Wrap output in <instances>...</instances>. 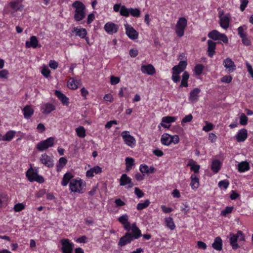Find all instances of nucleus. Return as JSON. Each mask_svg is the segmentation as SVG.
<instances>
[{
	"mask_svg": "<svg viewBox=\"0 0 253 253\" xmlns=\"http://www.w3.org/2000/svg\"><path fill=\"white\" fill-rule=\"evenodd\" d=\"M142 236L140 230L136 226V224L133 223L131 225V230L126 233L125 235L122 237L118 243V245L123 247L130 243L134 239H137Z\"/></svg>",
	"mask_w": 253,
	"mask_h": 253,
	"instance_id": "obj_1",
	"label": "nucleus"
},
{
	"mask_svg": "<svg viewBox=\"0 0 253 253\" xmlns=\"http://www.w3.org/2000/svg\"><path fill=\"white\" fill-rule=\"evenodd\" d=\"M75 9L74 19L76 21H80L84 19L85 16V6L84 4L80 1H75L72 4Z\"/></svg>",
	"mask_w": 253,
	"mask_h": 253,
	"instance_id": "obj_2",
	"label": "nucleus"
},
{
	"mask_svg": "<svg viewBox=\"0 0 253 253\" xmlns=\"http://www.w3.org/2000/svg\"><path fill=\"white\" fill-rule=\"evenodd\" d=\"M85 186V183L81 179H73L70 182V189L72 192L83 193V190Z\"/></svg>",
	"mask_w": 253,
	"mask_h": 253,
	"instance_id": "obj_3",
	"label": "nucleus"
},
{
	"mask_svg": "<svg viewBox=\"0 0 253 253\" xmlns=\"http://www.w3.org/2000/svg\"><path fill=\"white\" fill-rule=\"evenodd\" d=\"M187 21L184 17L179 18L176 25L175 32L179 37H181L184 35V30L187 26Z\"/></svg>",
	"mask_w": 253,
	"mask_h": 253,
	"instance_id": "obj_4",
	"label": "nucleus"
},
{
	"mask_svg": "<svg viewBox=\"0 0 253 253\" xmlns=\"http://www.w3.org/2000/svg\"><path fill=\"white\" fill-rule=\"evenodd\" d=\"M54 138L49 137L47 139L42 141L37 145V149L40 151H44L54 145Z\"/></svg>",
	"mask_w": 253,
	"mask_h": 253,
	"instance_id": "obj_5",
	"label": "nucleus"
},
{
	"mask_svg": "<svg viewBox=\"0 0 253 253\" xmlns=\"http://www.w3.org/2000/svg\"><path fill=\"white\" fill-rule=\"evenodd\" d=\"M129 133L128 131H124L122 132L121 136L127 145L133 147L135 144V139Z\"/></svg>",
	"mask_w": 253,
	"mask_h": 253,
	"instance_id": "obj_6",
	"label": "nucleus"
},
{
	"mask_svg": "<svg viewBox=\"0 0 253 253\" xmlns=\"http://www.w3.org/2000/svg\"><path fill=\"white\" fill-rule=\"evenodd\" d=\"M61 243L62 245L61 250L63 253H72L74 245L68 239L61 240Z\"/></svg>",
	"mask_w": 253,
	"mask_h": 253,
	"instance_id": "obj_7",
	"label": "nucleus"
},
{
	"mask_svg": "<svg viewBox=\"0 0 253 253\" xmlns=\"http://www.w3.org/2000/svg\"><path fill=\"white\" fill-rule=\"evenodd\" d=\"M22 1L23 0H15L9 3V7L12 9V13L23 10L24 5L21 4Z\"/></svg>",
	"mask_w": 253,
	"mask_h": 253,
	"instance_id": "obj_8",
	"label": "nucleus"
},
{
	"mask_svg": "<svg viewBox=\"0 0 253 253\" xmlns=\"http://www.w3.org/2000/svg\"><path fill=\"white\" fill-rule=\"evenodd\" d=\"M125 27L126 34L130 39L134 40L137 39L138 33L131 25L126 24Z\"/></svg>",
	"mask_w": 253,
	"mask_h": 253,
	"instance_id": "obj_9",
	"label": "nucleus"
},
{
	"mask_svg": "<svg viewBox=\"0 0 253 253\" xmlns=\"http://www.w3.org/2000/svg\"><path fill=\"white\" fill-rule=\"evenodd\" d=\"M119 26L115 23L108 22L104 26L105 31L110 35H113L117 32Z\"/></svg>",
	"mask_w": 253,
	"mask_h": 253,
	"instance_id": "obj_10",
	"label": "nucleus"
},
{
	"mask_svg": "<svg viewBox=\"0 0 253 253\" xmlns=\"http://www.w3.org/2000/svg\"><path fill=\"white\" fill-rule=\"evenodd\" d=\"M40 161L42 164L48 168H51L54 165L52 159L46 154L42 155Z\"/></svg>",
	"mask_w": 253,
	"mask_h": 253,
	"instance_id": "obj_11",
	"label": "nucleus"
},
{
	"mask_svg": "<svg viewBox=\"0 0 253 253\" xmlns=\"http://www.w3.org/2000/svg\"><path fill=\"white\" fill-rule=\"evenodd\" d=\"M120 184L121 186H125L128 184V188H132L134 184L131 181V179L126 174H123L120 179Z\"/></svg>",
	"mask_w": 253,
	"mask_h": 253,
	"instance_id": "obj_12",
	"label": "nucleus"
},
{
	"mask_svg": "<svg viewBox=\"0 0 253 253\" xmlns=\"http://www.w3.org/2000/svg\"><path fill=\"white\" fill-rule=\"evenodd\" d=\"M118 220L123 224L125 229L128 231H130V230H131V226H130V223L128 221L127 215H123L119 217Z\"/></svg>",
	"mask_w": 253,
	"mask_h": 253,
	"instance_id": "obj_13",
	"label": "nucleus"
},
{
	"mask_svg": "<svg viewBox=\"0 0 253 253\" xmlns=\"http://www.w3.org/2000/svg\"><path fill=\"white\" fill-rule=\"evenodd\" d=\"M223 65L229 72H233L236 70V66L234 62L229 58L224 60Z\"/></svg>",
	"mask_w": 253,
	"mask_h": 253,
	"instance_id": "obj_14",
	"label": "nucleus"
},
{
	"mask_svg": "<svg viewBox=\"0 0 253 253\" xmlns=\"http://www.w3.org/2000/svg\"><path fill=\"white\" fill-rule=\"evenodd\" d=\"M201 90L198 88H195L190 91L189 100L192 103L197 102L198 100L199 94Z\"/></svg>",
	"mask_w": 253,
	"mask_h": 253,
	"instance_id": "obj_15",
	"label": "nucleus"
},
{
	"mask_svg": "<svg viewBox=\"0 0 253 253\" xmlns=\"http://www.w3.org/2000/svg\"><path fill=\"white\" fill-rule=\"evenodd\" d=\"M248 132L247 129L243 128L239 130L235 137L239 142L244 141L247 138Z\"/></svg>",
	"mask_w": 253,
	"mask_h": 253,
	"instance_id": "obj_16",
	"label": "nucleus"
},
{
	"mask_svg": "<svg viewBox=\"0 0 253 253\" xmlns=\"http://www.w3.org/2000/svg\"><path fill=\"white\" fill-rule=\"evenodd\" d=\"M230 243L231 245L232 249L233 250H237L239 248H240L242 245H240L238 244L237 243L238 241V236L237 234H230Z\"/></svg>",
	"mask_w": 253,
	"mask_h": 253,
	"instance_id": "obj_17",
	"label": "nucleus"
},
{
	"mask_svg": "<svg viewBox=\"0 0 253 253\" xmlns=\"http://www.w3.org/2000/svg\"><path fill=\"white\" fill-rule=\"evenodd\" d=\"M141 71L142 73L152 75L155 73V69L154 67L149 64L148 65H143L141 67Z\"/></svg>",
	"mask_w": 253,
	"mask_h": 253,
	"instance_id": "obj_18",
	"label": "nucleus"
},
{
	"mask_svg": "<svg viewBox=\"0 0 253 253\" xmlns=\"http://www.w3.org/2000/svg\"><path fill=\"white\" fill-rule=\"evenodd\" d=\"M175 120L176 118L174 117L167 116L163 117L162 119L161 125L165 128H169L170 126V125H166L165 123L169 124L175 122Z\"/></svg>",
	"mask_w": 253,
	"mask_h": 253,
	"instance_id": "obj_19",
	"label": "nucleus"
},
{
	"mask_svg": "<svg viewBox=\"0 0 253 253\" xmlns=\"http://www.w3.org/2000/svg\"><path fill=\"white\" fill-rule=\"evenodd\" d=\"M208 55L210 57H212L215 53V49L216 48V42H215L211 40H208Z\"/></svg>",
	"mask_w": 253,
	"mask_h": 253,
	"instance_id": "obj_20",
	"label": "nucleus"
},
{
	"mask_svg": "<svg viewBox=\"0 0 253 253\" xmlns=\"http://www.w3.org/2000/svg\"><path fill=\"white\" fill-rule=\"evenodd\" d=\"M81 84L80 80H75L74 78H70L68 82V86L72 89H77Z\"/></svg>",
	"mask_w": 253,
	"mask_h": 253,
	"instance_id": "obj_21",
	"label": "nucleus"
},
{
	"mask_svg": "<svg viewBox=\"0 0 253 253\" xmlns=\"http://www.w3.org/2000/svg\"><path fill=\"white\" fill-rule=\"evenodd\" d=\"M25 118L30 119L34 114V110L30 106L27 105L22 110Z\"/></svg>",
	"mask_w": 253,
	"mask_h": 253,
	"instance_id": "obj_22",
	"label": "nucleus"
},
{
	"mask_svg": "<svg viewBox=\"0 0 253 253\" xmlns=\"http://www.w3.org/2000/svg\"><path fill=\"white\" fill-rule=\"evenodd\" d=\"M230 22L229 16L226 15L220 18V26L223 29H226L229 27Z\"/></svg>",
	"mask_w": 253,
	"mask_h": 253,
	"instance_id": "obj_23",
	"label": "nucleus"
},
{
	"mask_svg": "<svg viewBox=\"0 0 253 253\" xmlns=\"http://www.w3.org/2000/svg\"><path fill=\"white\" fill-rule=\"evenodd\" d=\"M38 45V40L36 36H32L30 38V41H27L26 42V46L27 48L32 47L33 48H36Z\"/></svg>",
	"mask_w": 253,
	"mask_h": 253,
	"instance_id": "obj_24",
	"label": "nucleus"
},
{
	"mask_svg": "<svg viewBox=\"0 0 253 253\" xmlns=\"http://www.w3.org/2000/svg\"><path fill=\"white\" fill-rule=\"evenodd\" d=\"M212 248L217 250L220 251L222 248V241L220 237H217L215 238L214 242L212 244Z\"/></svg>",
	"mask_w": 253,
	"mask_h": 253,
	"instance_id": "obj_25",
	"label": "nucleus"
},
{
	"mask_svg": "<svg viewBox=\"0 0 253 253\" xmlns=\"http://www.w3.org/2000/svg\"><path fill=\"white\" fill-rule=\"evenodd\" d=\"M190 186L193 189H197L199 186V179L197 175L193 174L191 176Z\"/></svg>",
	"mask_w": 253,
	"mask_h": 253,
	"instance_id": "obj_26",
	"label": "nucleus"
},
{
	"mask_svg": "<svg viewBox=\"0 0 253 253\" xmlns=\"http://www.w3.org/2000/svg\"><path fill=\"white\" fill-rule=\"evenodd\" d=\"M55 109V106L51 103L44 104L42 106V113L45 114H48Z\"/></svg>",
	"mask_w": 253,
	"mask_h": 253,
	"instance_id": "obj_27",
	"label": "nucleus"
},
{
	"mask_svg": "<svg viewBox=\"0 0 253 253\" xmlns=\"http://www.w3.org/2000/svg\"><path fill=\"white\" fill-rule=\"evenodd\" d=\"M55 94L64 105H68L69 99L63 93L60 91L56 90Z\"/></svg>",
	"mask_w": 253,
	"mask_h": 253,
	"instance_id": "obj_28",
	"label": "nucleus"
},
{
	"mask_svg": "<svg viewBox=\"0 0 253 253\" xmlns=\"http://www.w3.org/2000/svg\"><path fill=\"white\" fill-rule=\"evenodd\" d=\"M221 163L218 160H214L212 162L211 169L214 173H217L221 168Z\"/></svg>",
	"mask_w": 253,
	"mask_h": 253,
	"instance_id": "obj_29",
	"label": "nucleus"
},
{
	"mask_svg": "<svg viewBox=\"0 0 253 253\" xmlns=\"http://www.w3.org/2000/svg\"><path fill=\"white\" fill-rule=\"evenodd\" d=\"M73 33H75L76 36H78L81 38H84L87 34V32L85 29L81 28L78 29L77 28H74Z\"/></svg>",
	"mask_w": 253,
	"mask_h": 253,
	"instance_id": "obj_30",
	"label": "nucleus"
},
{
	"mask_svg": "<svg viewBox=\"0 0 253 253\" xmlns=\"http://www.w3.org/2000/svg\"><path fill=\"white\" fill-rule=\"evenodd\" d=\"M187 62L186 61H181L177 65L174 66L172 68V70L178 71L180 72H183L186 68Z\"/></svg>",
	"mask_w": 253,
	"mask_h": 253,
	"instance_id": "obj_31",
	"label": "nucleus"
},
{
	"mask_svg": "<svg viewBox=\"0 0 253 253\" xmlns=\"http://www.w3.org/2000/svg\"><path fill=\"white\" fill-rule=\"evenodd\" d=\"M165 222L166 226L170 230H173L175 229V225L174 224V223L172 217H166L165 218Z\"/></svg>",
	"mask_w": 253,
	"mask_h": 253,
	"instance_id": "obj_32",
	"label": "nucleus"
},
{
	"mask_svg": "<svg viewBox=\"0 0 253 253\" xmlns=\"http://www.w3.org/2000/svg\"><path fill=\"white\" fill-rule=\"evenodd\" d=\"M73 177V175L71 172L66 173L63 176L61 181V185L63 186H67L69 181L71 180Z\"/></svg>",
	"mask_w": 253,
	"mask_h": 253,
	"instance_id": "obj_33",
	"label": "nucleus"
},
{
	"mask_svg": "<svg viewBox=\"0 0 253 253\" xmlns=\"http://www.w3.org/2000/svg\"><path fill=\"white\" fill-rule=\"evenodd\" d=\"M188 167H191V170L193 171L195 173H198L200 166L198 165H195V162L192 159H190L187 164Z\"/></svg>",
	"mask_w": 253,
	"mask_h": 253,
	"instance_id": "obj_34",
	"label": "nucleus"
},
{
	"mask_svg": "<svg viewBox=\"0 0 253 253\" xmlns=\"http://www.w3.org/2000/svg\"><path fill=\"white\" fill-rule=\"evenodd\" d=\"M126 168V172L129 171L133 165H134V160L132 158L127 157L125 159Z\"/></svg>",
	"mask_w": 253,
	"mask_h": 253,
	"instance_id": "obj_35",
	"label": "nucleus"
},
{
	"mask_svg": "<svg viewBox=\"0 0 253 253\" xmlns=\"http://www.w3.org/2000/svg\"><path fill=\"white\" fill-rule=\"evenodd\" d=\"M37 174V172L35 171L32 168L29 169L26 172V176L28 180L31 182L34 181V178H36Z\"/></svg>",
	"mask_w": 253,
	"mask_h": 253,
	"instance_id": "obj_36",
	"label": "nucleus"
},
{
	"mask_svg": "<svg viewBox=\"0 0 253 253\" xmlns=\"http://www.w3.org/2000/svg\"><path fill=\"white\" fill-rule=\"evenodd\" d=\"M238 170L240 172H244L249 169V164L246 162H242L238 165Z\"/></svg>",
	"mask_w": 253,
	"mask_h": 253,
	"instance_id": "obj_37",
	"label": "nucleus"
},
{
	"mask_svg": "<svg viewBox=\"0 0 253 253\" xmlns=\"http://www.w3.org/2000/svg\"><path fill=\"white\" fill-rule=\"evenodd\" d=\"M161 142L165 145H169L171 143V135L168 133L162 135Z\"/></svg>",
	"mask_w": 253,
	"mask_h": 253,
	"instance_id": "obj_38",
	"label": "nucleus"
},
{
	"mask_svg": "<svg viewBox=\"0 0 253 253\" xmlns=\"http://www.w3.org/2000/svg\"><path fill=\"white\" fill-rule=\"evenodd\" d=\"M189 78V75L187 72H184L182 75V79L180 87H187L188 84L187 81Z\"/></svg>",
	"mask_w": 253,
	"mask_h": 253,
	"instance_id": "obj_39",
	"label": "nucleus"
},
{
	"mask_svg": "<svg viewBox=\"0 0 253 253\" xmlns=\"http://www.w3.org/2000/svg\"><path fill=\"white\" fill-rule=\"evenodd\" d=\"M221 34L217 30H214L209 33L208 37L209 38L212 39L213 40H218Z\"/></svg>",
	"mask_w": 253,
	"mask_h": 253,
	"instance_id": "obj_40",
	"label": "nucleus"
},
{
	"mask_svg": "<svg viewBox=\"0 0 253 253\" xmlns=\"http://www.w3.org/2000/svg\"><path fill=\"white\" fill-rule=\"evenodd\" d=\"M77 135L81 138H84L86 136L85 130L83 126H80L76 129Z\"/></svg>",
	"mask_w": 253,
	"mask_h": 253,
	"instance_id": "obj_41",
	"label": "nucleus"
},
{
	"mask_svg": "<svg viewBox=\"0 0 253 253\" xmlns=\"http://www.w3.org/2000/svg\"><path fill=\"white\" fill-rule=\"evenodd\" d=\"M15 134V131L10 130L8 131L3 136L2 140L4 141H10L14 137Z\"/></svg>",
	"mask_w": 253,
	"mask_h": 253,
	"instance_id": "obj_42",
	"label": "nucleus"
},
{
	"mask_svg": "<svg viewBox=\"0 0 253 253\" xmlns=\"http://www.w3.org/2000/svg\"><path fill=\"white\" fill-rule=\"evenodd\" d=\"M67 163V160L64 157H61L59 160V164L57 166V171H59Z\"/></svg>",
	"mask_w": 253,
	"mask_h": 253,
	"instance_id": "obj_43",
	"label": "nucleus"
},
{
	"mask_svg": "<svg viewBox=\"0 0 253 253\" xmlns=\"http://www.w3.org/2000/svg\"><path fill=\"white\" fill-rule=\"evenodd\" d=\"M120 14L127 17L129 15V8H127L125 5L121 6L120 10Z\"/></svg>",
	"mask_w": 253,
	"mask_h": 253,
	"instance_id": "obj_44",
	"label": "nucleus"
},
{
	"mask_svg": "<svg viewBox=\"0 0 253 253\" xmlns=\"http://www.w3.org/2000/svg\"><path fill=\"white\" fill-rule=\"evenodd\" d=\"M172 80L174 83H178L180 81V77L179 74L181 73L178 71L172 70Z\"/></svg>",
	"mask_w": 253,
	"mask_h": 253,
	"instance_id": "obj_45",
	"label": "nucleus"
},
{
	"mask_svg": "<svg viewBox=\"0 0 253 253\" xmlns=\"http://www.w3.org/2000/svg\"><path fill=\"white\" fill-rule=\"evenodd\" d=\"M129 14L133 17H138L140 15V11L138 8H129Z\"/></svg>",
	"mask_w": 253,
	"mask_h": 253,
	"instance_id": "obj_46",
	"label": "nucleus"
},
{
	"mask_svg": "<svg viewBox=\"0 0 253 253\" xmlns=\"http://www.w3.org/2000/svg\"><path fill=\"white\" fill-rule=\"evenodd\" d=\"M204 66L202 64L197 65L194 68L195 73L196 75L200 76L204 69Z\"/></svg>",
	"mask_w": 253,
	"mask_h": 253,
	"instance_id": "obj_47",
	"label": "nucleus"
},
{
	"mask_svg": "<svg viewBox=\"0 0 253 253\" xmlns=\"http://www.w3.org/2000/svg\"><path fill=\"white\" fill-rule=\"evenodd\" d=\"M150 204V202L149 200H146L144 203H138L137 205V209L138 210H142L146 208H147Z\"/></svg>",
	"mask_w": 253,
	"mask_h": 253,
	"instance_id": "obj_48",
	"label": "nucleus"
},
{
	"mask_svg": "<svg viewBox=\"0 0 253 253\" xmlns=\"http://www.w3.org/2000/svg\"><path fill=\"white\" fill-rule=\"evenodd\" d=\"M7 198L4 194H0V207H3L6 205Z\"/></svg>",
	"mask_w": 253,
	"mask_h": 253,
	"instance_id": "obj_49",
	"label": "nucleus"
},
{
	"mask_svg": "<svg viewBox=\"0 0 253 253\" xmlns=\"http://www.w3.org/2000/svg\"><path fill=\"white\" fill-rule=\"evenodd\" d=\"M206 125L204 126L203 128V130L208 132L210 130H211L213 128V125L210 123H208V122H206Z\"/></svg>",
	"mask_w": 253,
	"mask_h": 253,
	"instance_id": "obj_50",
	"label": "nucleus"
},
{
	"mask_svg": "<svg viewBox=\"0 0 253 253\" xmlns=\"http://www.w3.org/2000/svg\"><path fill=\"white\" fill-rule=\"evenodd\" d=\"M229 182L228 180H224L219 182L218 185L219 187H223L224 189H227L229 186Z\"/></svg>",
	"mask_w": 253,
	"mask_h": 253,
	"instance_id": "obj_51",
	"label": "nucleus"
},
{
	"mask_svg": "<svg viewBox=\"0 0 253 253\" xmlns=\"http://www.w3.org/2000/svg\"><path fill=\"white\" fill-rule=\"evenodd\" d=\"M248 120V117L244 114H242L240 118V124L244 126L247 125Z\"/></svg>",
	"mask_w": 253,
	"mask_h": 253,
	"instance_id": "obj_52",
	"label": "nucleus"
},
{
	"mask_svg": "<svg viewBox=\"0 0 253 253\" xmlns=\"http://www.w3.org/2000/svg\"><path fill=\"white\" fill-rule=\"evenodd\" d=\"M120 81V78L118 77H115L114 76H111L110 77V82L111 84L115 85L118 84Z\"/></svg>",
	"mask_w": 253,
	"mask_h": 253,
	"instance_id": "obj_53",
	"label": "nucleus"
},
{
	"mask_svg": "<svg viewBox=\"0 0 253 253\" xmlns=\"http://www.w3.org/2000/svg\"><path fill=\"white\" fill-rule=\"evenodd\" d=\"M139 170L142 173L148 174V166L146 164H141L140 166Z\"/></svg>",
	"mask_w": 253,
	"mask_h": 253,
	"instance_id": "obj_54",
	"label": "nucleus"
},
{
	"mask_svg": "<svg viewBox=\"0 0 253 253\" xmlns=\"http://www.w3.org/2000/svg\"><path fill=\"white\" fill-rule=\"evenodd\" d=\"M24 208H25V206L22 203L17 204L14 207V210L16 212L21 211Z\"/></svg>",
	"mask_w": 253,
	"mask_h": 253,
	"instance_id": "obj_55",
	"label": "nucleus"
},
{
	"mask_svg": "<svg viewBox=\"0 0 253 253\" xmlns=\"http://www.w3.org/2000/svg\"><path fill=\"white\" fill-rule=\"evenodd\" d=\"M237 235L238 236V241L239 244H240V242L245 241V236L241 231H238L237 233Z\"/></svg>",
	"mask_w": 253,
	"mask_h": 253,
	"instance_id": "obj_56",
	"label": "nucleus"
},
{
	"mask_svg": "<svg viewBox=\"0 0 253 253\" xmlns=\"http://www.w3.org/2000/svg\"><path fill=\"white\" fill-rule=\"evenodd\" d=\"M193 119V116L191 114H189L187 116H186L185 117H184L182 121H181V124H183L184 123L190 122L192 121Z\"/></svg>",
	"mask_w": 253,
	"mask_h": 253,
	"instance_id": "obj_57",
	"label": "nucleus"
},
{
	"mask_svg": "<svg viewBox=\"0 0 253 253\" xmlns=\"http://www.w3.org/2000/svg\"><path fill=\"white\" fill-rule=\"evenodd\" d=\"M233 209V208L232 207H226L224 210L221 211V214L226 215L227 214L231 213Z\"/></svg>",
	"mask_w": 253,
	"mask_h": 253,
	"instance_id": "obj_58",
	"label": "nucleus"
},
{
	"mask_svg": "<svg viewBox=\"0 0 253 253\" xmlns=\"http://www.w3.org/2000/svg\"><path fill=\"white\" fill-rule=\"evenodd\" d=\"M232 80L231 76H224L221 79V82L225 83H230Z\"/></svg>",
	"mask_w": 253,
	"mask_h": 253,
	"instance_id": "obj_59",
	"label": "nucleus"
},
{
	"mask_svg": "<svg viewBox=\"0 0 253 253\" xmlns=\"http://www.w3.org/2000/svg\"><path fill=\"white\" fill-rule=\"evenodd\" d=\"M241 0V5H240V9L242 11H243L246 7H247V5L249 2V0Z\"/></svg>",
	"mask_w": 253,
	"mask_h": 253,
	"instance_id": "obj_60",
	"label": "nucleus"
},
{
	"mask_svg": "<svg viewBox=\"0 0 253 253\" xmlns=\"http://www.w3.org/2000/svg\"><path fill=\"white\" fill-rule=\"evenodd\" d=\"M238 34L240 35L241 38L247 36V34L245 32H244L243 28L242 26L239 27L238 28Z\"/></svg>",
	"mask_w": 253,
	"mask_h": 253,
	"instance_id": "obj_61",
	"label": "nucleus"
},
{
	"mask_svg": "<svg viewBox=\"0 0 253 253\" xmlns=\"http://www.w3.org/2000/svg\"><path fill=\"white\" fill-rule=\"evenodd\" d=\"M58 64L54 60H51L49 63V66L51 69H55L58 67Z\"/></svg>",
	"mask_w": 253,
	"mask_h": 253,
	"instance_id": "obj_62",
	"label": "nucleus"
},
{
	"mask_svg": "<svg viewBox=\"0 0 253 253\" xmlns=\"http://www.w3.org/2000/svg\"><path fill=\"white\" fill-rule=\"evenodd\" d=\"M42 74L46 78L48 77L50 73V71L46 67H44L42 70Z\"/></svg>",
	"mask_w": 253,
	"mask_h": 253,
	"instance_id": "obj_63",
	"label": "nucleus"
},
{
	"mask_svg": "<svg viewBox=\"0 0 253 253\" xmlns=\"http://www.w3.org/2000/svg\"><path fill=\"white\" fill-rule=\"evenodd\" d=\"M161 209H162V210L163 211L166 213H170L173 211L172 208H169V207H167L164 205H163L161 206Z\"/></svg>",
	"mask_w": 253,
	"mask_h": 253,
	"instance_id": "obj_64",
	"label": "nucleus"
}]
</instances>
